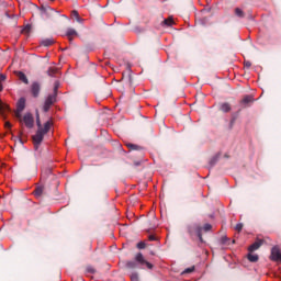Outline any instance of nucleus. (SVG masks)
<instances>
[{
  "instance_id": "nucleus-1",
  "label": "nucleus",
  "mask_w": 281,
  "mask_h": 281,
  "mask_svg": "<svg viewBox=\"0 0 281 281\" xmlns=\"http://www.w3.org/2000/svg\"><path fill=\"white\" fill-rule=\"evenodd\" d=\"M36 124L38 130L36 134L33 136V143L35 148H38V146H41V144L43 143L45 135L49 133V128H52V122L47 121L43 127V124H41V114L38 113V110H36Z\"/></svg>"
},
{
  "instance_id": "nucleus-2",
  "label": "nucleus",
  "mask_w": 281,
  "mask_h": 281,
  "mask_svg": "<svg viewBox=\"0 0 281 281\" xmlns=\"http://www.w3.org/2000/svg\"><path fill=\"white\" fill-rule=\"evenodd\" d=\"M203 227L199 224H191L188 226V233L190 236H198L200 243H204L203 240Z\"/></svg>"
},
{
  "instance_id": "nucleus-3",
  "label": "nucleus",
  "mask_w": 281,
  "mask_h": 281,
  "mask_svg": "<svg viewBox=\"0 0 281 281\" xmlns=\"http://www.w3.org/2000/svg\"><path fill=\"white\" fill-rule=\"evenodd\" d=\"M20 122H24L26 128H34V115L30 112L25 113L24 116L21 114Z\"/></svg>"
},
{
  "instance_id": "nucleus-4",
  "label": "nucleus",
  "mask_w": 281,
  "mask_h": 281,
  "mask_svg": "<svg viewBox=\"0 0 281 281\" xmlns=\"http://www.w3.org/2000/svg\"><path fill=\"white\" fill-rule=\"evenodd\" d=\"M136 265H140V267H147V269H153V263L148 262L142 252H137L135 255Z\"/></svg>"
},
{
  "instance_id": "nucleus-5",
  "label": "nucleus",
  "mask_w": 281,
  "mask_h": 281,
  "mask_svg": "<svg viewBox=\"0 0 281 281\" xmlns=\"http://www.w3.org/2000/svg\"><path fill=\"white\" fill-rule=\"evenodd\" d=\"M25 111V98H20L16 103L15 117L21 121V113Z\"/></svg>"
},
{
  "instance_id": "nucleus-6",
  "label": "nucleus",
  "mask_w": 281,
  "mask_h": 281,
  "mask_svg": "<svg viewBox=\"0 0 281 281\" xmlns=\"http://www.w3.org/2000/svg\"><path fill=\"white\" fill-rule=\"evenodd\" d=\"M270 260H272L273 262H281V251L278 246L272 247Z\"/></svg>"
},
{
  "instance_id": "nucleus-7",
  "label": "nucleus",
  "mask_w": 281,
  "mask_h": 281,
  "mask_svg": "<svg viewBox=\"0 0 281 281\" xmlns=\"http://www.w3.org/2000/svg\"><path fill=\"white\" fill-rule=\"evenodd\" d=\"M31 93L33 98H38V95H41V85L38 83V81H34L31 85Z\"/></svg>"
},
{
  "instance_id": "nucleus-8",
  "label": "nucleus",
  "mask_w": 281,
  "mask_h": 281,
  "mask_svg": "<svg viewBox=\"0 0 281 281\" xmlns=\"http://www.w3.org/2000/svg\"><path fill=\"white\" fill-rule=\"evenodd\" d=\"M15 76L23 82L24 85H30V79H27V76L24 75L23 71H15Z\"/></svg>"
},
{
  "instance_id": "nucleus-9",
  "label": "nucleus",
  "mask_w": 281,
  "mask_h": 281,
  "mask_svg": "<svg viewBox=\"0 0 281 281\" xmlns=\"http://www.w3.org/2000/svg\"><path fill=\"white\" fill-rule=\"evenodd\" d=\"M262 247V240H257L252 245L249 246L248 251L254 252L257 251V249H260Z\"/></svg>"
},
{
  "instance_id": "nucleus-10",
  "label": "nucleus",
  "mask_w": 281,
  "mask_h": 281,
  "mask_svg": "<svg viewBox=\"0 0 281 281\" xmlns=\"http://www.w3.org/2000/svg\"><path fill=\"white\" fill-rule=\"evenodd\" d=\"M43 192H45V187L40 186L35 188L33 194H35L36 199H41V196H43Z\"/></svg>"
},
{
  "instance_id": "nucleus-11",
  "label": "nucleus",
  "mask_w": 281,
  "mask_h": 281,
  "mask_svg": "<svg viewBox=\"0 0 281 281\" xmlns=\"http://www.w3.org/2000/svg\"><path fill=\"white\" fill-rule=\"evenodd\" d=\"M162 27H172L175 25V20L172 18L165 19L161 22Z\"/></svg>"
},
{
  "instance_id": "nucleus-12",
  "label": "nucleus",
  "mask_w": 281,
  "mask_h": 281,
  "mask_svg": "<svg viewBox=\"0 0 281 281\" xmlns=\"http://www.w3.org/2000/svg\"><path fill=\"white\" fill-rule=\"evenodd\" d=\"M54 43H56L54 38H45L41 42V45L43 47H50V45H54Z\"/></svg>"
},
{
  "instance_id": "nucleus-13",
  "label": "nucleus",
  "mask_w": 281,
  "mask_h": 281,
  "mask_svg": "<svg viewBox=\"0 0 281 281\" xmlns=\"http://www.w3.org/2000/svg\"><path fill=\"white\" fill-rule=\"evenodd\" d=\"M254 102V97L251 95H245L241 100V104L247 106L248 104H251Z\"/></svg>"
},
{
  "instance_id": "nucleus-14",
  "label": "nucleus",
  "mask_w": 281,
  "mask_h": 281,
  "mask_svg": "<svg viewBox=\"0 0 281 281\" xmlns=\"http://www.w3.org/2000/svg\"><path fill=\"white\" fill-rule=\"evenodd\" d=\"M220 111H222L223 113H229V111H232V105H229V103H222L220 106Z\"/></svg>"
},
{
  "instance_id": "nucleus-15",
  "label": "nucleus",
  "mask_w": 281,
  "mask_h": 281,
  "mask_svg": "<svg viewBox=\"0 0 281 281\" xmlns=\"http://www.w3.org/2000/svg\"><path fill=\"white\" fill-rule=\"evenodd\" d=\"M10 112V106L0 100V113L4 114Z\"/></svg>"
},
{
  "instance_id": "nucleus-16",
  "label": "nucleus",
  "mask_w": 281,
  "mask_h": 281,
  "mask_svg": "<svg viewBox=\"0 0 281 281\" xmlns=\"http://www.w3.org/2000/svg\"><path fill=\"white\" fill-rule=\"evenodd\" d=\"M56 98H57V94H49L47 97V99L45 100V103L49 104L52 106V104H54V102H56Z\"/></svg>"
},
{
  "instance_id": "nucleus-17",
  "label": "nucleus",
  "mask_w": 281,
  "mask_h": 281,
  "mask_svg": "<svg viewBox=\"0 0 281 281\" xmlns=\"http://www.w3.org/2000/svg\"><path fill=\"white\" fill-rule=\"evenodd\" d=\"M126 147L130 149V150H142V146H138L136 144H133V143H127L126 144Z\"/></svg>"
},
{
  "instance_id": "nucleus-18",
  "label": "nucleus",
  "mask_w": 281,
  "mask_h": 281,
  "mask_svg": "<svg viewBox=\"0 0 281 281\" xmlns=\"http://www.w3.org/2000/svg\"><path fill=\"white\" fill-rule=\"evenodd\" d=\"M235 14H236V16H238L239 19H245V12H244L240 8H236V9H235Z\"/></svg>"
},
{
  "instance_id": "nucleus-19",
  "label": "nucleus",
  "mask_w": 281,
  "mask_h": 281,
  "mask_svg": "<svg viewBox=\"0 0 281 281\" xmlns=\"http://www.w3.org/2000/svg\"><path fill=\"white\" fill-rule=\"evenodd\" d=\"M21 34H32V24L24 26V29L21 31Z\"/></svg>"
},
{
  "instance_id": "nucleus-20",
  "label": "nucleus",
  "mask_w": 281,
  "mask_h": 281,
  "mask_svg": "<svg viewBox=\"0 0 281 281\" xmlns=\"http://www.w3.org/2000/svg\"><path fill=\"white\" fill-rule=\"evenodd\" d=\"M55 74H58V68L49 67L47 70V76L54 77Z\"/></svg>"
},
{
  "instance_id": "nucleus-21",
  "label": "nucleus",
  "mask_w": 281,
  "mask_h": 281,
  "mask_svg": "<svg viewBox=\"0 0 281 281\" xmlns=\"http://www.w3.org/2000/svg\"><path fill=\"white\" fill-rule=\"evenodd\" d=\"M125 266L127 269H137V261H127Z\"/></svg>"
},
{
  "instance_id": "nucleus-22",
  "label": "nucleus",
  "mask_w": 281,
  "mask_h": 281,
  "mask_svg": "<svg viewBox=\"0 0 281 281\" xmlns=\"http://www.w3.org/2000/svg\"><path fill=\"white\" fill-rule=\"evenodd\" d=\"M249 262H258V255H254L251 252L248 254Z\"/></svg>"
},
{
  "instance_id": "nucleus-23",
  "label": "nucleus",
  "mask_w": 281,
  "mask_h": 281,
  "mask_svg": "<svg viewBox=\"0 0 281 281\" xmlns=\"http://www.w3.org/2000/svg\"><path fill=\"white\" fill-rule=\"evenodd\" d=\"M66 36H78V32L75 29H68Z\"/></svg>"
},
{
  "instance_id": "nucleus-24",
  "label": "nucleus",
  "mask_w": 281,
  "mask_h": 281,
  "mask_svg": "<svg viewBox=\"0 0 281 281\" xmlns=\"http://www.w3.org/2000/svg\"><path fill=\"white\" fill-rule=\"evenodd\" d=\"M130 278H131L132 281H139V274L137 272H133L130 276Z\"/></svg>"
},
{
  "instance_id": "nucleus-25",
  "label": "nucleus",
  "mask_w": 281,
  "mask_h": 281,
  "mask_svg": "<svg viewBox=\"0 0 281 281\" xmlns=\"http://www.w3.org/2000/svg\"><path fill=\"white\" fill-rule=\"evenodd\" d=\"M127 82H128L130 87L133 86V75H131V71L127 72Z\"/></svg>"
},
{
  "instance_id": "nucleus-26",
  "label": "nucleus",
  "mask_w": 281,
  "mask_h": 281,
  "mask_svg": "<svg viewBox=\"0 0 281 281\" xmlns=\"http://www.w3.org/2000/svg\"><path fill=\"white\" fill-rule=\"evenodd\" d=\"M221 244H222V245H229V238H227V236H223V237L221 238Z\"/></svg>"
},
{
  "instance_id": "nucleus-27",
  "label": "nucleus",
  "mask_w": 281,
  "mask_h": 281,
  "mask_svg": "<svg viewBox=\"0 0 281 281\" xmlns=\"http://www.w3.org/2000/svg\"><path fill=\"white\" fill-rule=\"evenodd\" d=\"M194 272V266L191 268H187L184 269V271L182 272L183 274H188V273H193Z\"/></svg>"
},
{
  "instance_id": "nucleus-28",
  "label": "nucleus",
  "mask_w": 281,
  "mask_h": 281,
  "mask_svg": "<svg viewBox=\"0 0 281 281\" xmlns=\"http://www.w3.org/2000/svg\"><path fill=\"white\" fill-rule=\"evenodd\" d=\"M58 87H60V85L58 83V81H56L53 94L58 95Z\"/></svg>"
},
{
  "instance_id": "nucleus-29",
  "label": "nucleus",
  "mask_w": 281,
  "mask_h": 281,
  "mask_svg": "<svg viewBox=\"0 0 281 281\" xmlns=\"http://www.w3.org/2000/svg\"><path fill=\"white\" fill-rule=\"evenodd\" d=\"M86 272L87 273H95V270H94V268L93 267H91V266H88L87 268H86Z\"/></svg>"
},
{
  "instance_id": "nucleus-30",
  "label": "nucleus",
  "mask_w": 281,
  "mask_h": 281,
  "mask_svg": "<svg viewBox=\"0 0 281 281\" xmlns=\"http://www.w3.org/2000/svg\"><path fill=\"white\" fill-rule=\"evenodd\" d=\"M137 249H146V243L139 241V243L137 244Z\"/></svg>"
},
{
  "instance_id": "nucleus-31",
  "label": "nucleus",
  "mask_w": 281,
  "mask_h": 281,
  "mask_svg": "<svg viewBox=\"0 0 281 281\" xmlns=\"http://www.w3.org/2000/svg\"><path fill=\"white\" fill-rule=\"evenodd\" d=\"M71 16H72V19H78L79 16H80V14L78 13V11L77 10H74V11H71Z\"/></svg>"
},
{
  "instance_id": "nucleus-32",
  "label": "nucleus",
  "mask_w": 281,
  "mask_h": 281,
  "mask_svg": "<svg viewBox=\"0 0 281 281\" xmlns=\"http://www.w3.org/2000/svg\"><path fill=\"white\" fill-rule=\"evenodd\" d=\"M52 108V105H49V103H44V108H43V110H44V113H47V111H49V109Z\"/></svg>"
},
{
  "instance_id": "nucleus-33",
  "label": "nucleus",
  "mask_w": 281,
  "mask_h": 281,
  "mask_svg": "<svg viewBox=\"0 0 281 281\" xmlns=\"http://www.w3.org/2000/svg\"><path fill=\"white\" fill-rule=\"evenodd\" d=\"M216 161H218V157H213L211 160H210V165L211 166H215L216 165Z\"/></svg>"
},
{
  "instance_id": "nucleus-34",
  "label": "nucleus",
  "mask_w": 281,
  "mask_h": 281,
  "mask_svg": "<svg viewBox=\"0 0 281 281\" xmlns=\"http://www.w3.org/2000/svg\"><path fill=\"white\" fill-rule=\"evenodd\" d=\"M202 229H204V232H211L212 226H211V224H205L204 227H202Z\"/></svg>"
},
{
  "instance_id": "nucleus-35",
  "label": "nucleus",
  "mask_w": 281,
  "mask_h": 281,
  "mask_svg": "<svg viewBox=\"0 0 281 281\" xmlns=\"http://www.w3.org/2000/svg\"><path fill=\"white\" fill-rule=\"evenodd\" d=\"M236 232H243V223H239L235 226Z\"/></svg>"
},
{
  "instance_id": "nucleus-36",
  "label": "nucleus",
  "mask_w": 281,
  "mask_h": 281,
  "mask_svg": "<svg viewBox=\"0 0 281 281\" xmlns=\"http://www.w3.org/2000/svg\"><path fill=\"white\" fill-rule=\"evenodd\" d=\"M7 78L8 77L5 75L0 74V82H5Z\"/></svg>"
},
{
  "instance_id": "nucleus-37",
  "label": "nucleus",
  "mask_w": 281,
  "mask_h": 281,
  "mask_svg": "<svg viewBox=\"0 0 281 281\" xmlns=\"http://www.w3.org/2000/svg\"><path fill=\"white\" fill-rule=\"evenodd\" d=\"M148 240L155 241V240H157V237L155 235H149Z\"/></svg>"
},
{
  "instance_id": "nucleus-38",
  "label": "nucleus",
  "mask_w": 281,
  "mask_h": 281,
  "mask_svg": "<svg viewBox=\"0 0 281 281\" xmlns=\"http://www.w3.org/2000/svg\"><path fill=\"white\" fill-rule=\"evenodd\" d=\"M77 23H85V19L80 18V15L78 18H76Z\"/></svg>"
},
{
  "instance_id": "nucleus-39",
  "label": "nucleus",
  "mask_w": 281,
  "mask_h": 281,
  "mask_svg": "<svg viewBox=\"0 0 281 281\" xmlns=\"http://www.w3.org/2000/svg\"><path fill=\"white\" fill-rule=\"evenodd\" d=\"M244 66L247 67V69H249V67H251V61H244Z\"/></svg>"
},
{
  "instance_id": "nucleus-40",
  "label": "nucleus",
  "mask_w": 281,
  "mask_h": 281,
  "mask_svg": "<svg viewBox=\"0 0 281 281\" xmlns=\"http://www.w3.org/2000/svg\"><path fill=\"white\" fill-rule=\"evenodd\" d=\"M4 126H5V128H12V123H10V122L7 121V122L4 123Z\"/></svg>"
},
{
  "instance_id": "nucleus-41",
  "label": "nucleus",
  "mask_w": 281,
  "mask_h": 281,
  "mask_svg": "<svg viewBox=\"0 0 281 281\" xmlns=\"http://www.w3.org/2000/svg\"><path fill=\"white\" fill-rule=\"evenodd\" d=\"M69 42L71 43V41H74V37H68Z\"/></svg>"
},
{
  "instance_id": "nucleus-42",
  "label": "nucleus",
  "mask_w": 281,
  "mask_h": 281,
  "mask_svg": "<svg viewBox=\"0 0 281 281\" xmlns=\"http://www.w3.org/2000/svg\"><path fill=\"white\" fill-rule=\"evenodd\" d=\"M3 89V87L0 85V91Z\"/></svg>"
},
{
  "instance_id": "nucleus-43",
  "label": "nucleus",
  "mask_w": 281,
  "mask_h": 281,
  "mask_svg": "<svg viewBox=\"0 0 281 281\" xmlns=\"http://www.w3.org/2000/svg\"><path fill=\"white\" fill-rule=\"evenodd\" d=\"M232 243L234 244V243H236V240H233Z\"/></svg>"
}]
</instances>
